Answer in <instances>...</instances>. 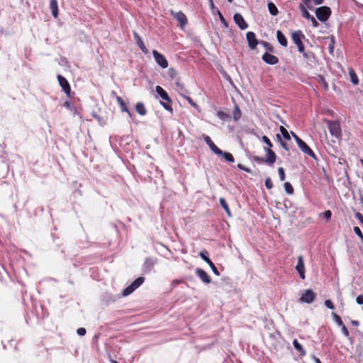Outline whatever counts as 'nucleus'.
<instances>
[{
	"instance_id": "obj_43",
	"label": "nucleus",
	"mask_w": 363,
	"mask_h": 363,
	"mask_svg": "<svg viewBox=\"0 0 363 363\" xmlns=\"http://www.w3.org/2000/svg\"><path fill=\"white\" fill-rule=\"evenodd\" d=\"M175 84H176V86L177 87V91H178L181 92V91H184V89H184V86L182 84H181L179 81H177L175 82Z\"/></svg>"
},
{
	"instance_id": "obj_45",
	"label": "nucleus",
	"mask_w": 363,
	"mask_h": 363,
	"mask_svg": "<svg viewBox=\"0 0 363 363\" xmlns=\"http://www.w3.org/2000/svg\"><path fill=\"white\" fill-rule=\"evenodd\" d=\"M354 233L361 238V240L363 241V235L359 229V227H354Z\"/></svg>"
},
{
	"instance_id": "obj_11",
	"label": "nucleus",
	"mask_w": 363,
	"mask_h": 363,
	"mask_svg": "<svg viewBox=\"0 0 363 363\" xmlns=\"http://www.w3.org/2000/svg\"><path fill=\"white\" fill-rule=\"evenodd\" d=\"M171 13L179 21L180 28H184L187 23V18L185 14L182 11L174 12L172 11Z\"/></svg>"
},
{
	"instance_id": "obj_25",
	"label": "nucleus",
	"mask_w": 363,
	"mask_h": 363,
	"mask_svg": "<svg viewBox=\"0 0 363 363\" xmlns=\"http://www.w3.org/2000/svg\"><path fill=\"white\" fill-rule=\"evenodd\" d=\"M293 345L295 349L299 352L300 356L303 357L306 354V352L301 344L298 343L296 339H294L293 341Z\"/></svg>"
},
{
	"instance_id": "obj_16",
	"label": "nucleus",
	"mask_w": 363,
	"mask_h": 363,
	"mask_svg": "<svg viewBox=\"0 0 363 363\" xmlns=\"http://www.w3.org/2000/svg\"><path fill=\"white\" fill-rule=\"evenodd\" d=\"M262 59L264 62L269 65H276L279 62V59L275 55H273L269 52H265L262 57Z\"/></svg>"
},
{
	"instance_id": "obj_48",
	"label": "nucleus",
	"mask_w": 363,
	"mask_h": 363,
	"mask_svg": "<svg viewBox=\"0 0 363 363\" xmlns=\"http://www.w3.org/2000/svg\"><path fill=\"white\" fill-rule=\"evenodd\" d=\"M169 75L171 78H174L177 76L176 70L173 68H170L169 69Z\"/></svg>"
},
{
	"instance_id": "obj_24",
	"label": "nucleus",
	"mask_w": 363,
	"mask_h": 363,
	"mask_svg": "<svg viewBox=\"0 0 363 363\" xmlns=\"http://www.w3.org/2000/svg\"><path fill=\"white\" fill-rule=\"evenodd\" d=\"M116 100L118 101V103L119 104L120 106H121V108L123 111L124 112H126L128 113L129 116H131V113L129 111V110L128 109L125 102L123 101V100L122 99L121 97L118 96H116Z\"/></svg>"
},
{
	"instance_id": "obj_21",
	"label": "nucleus",
	"mask_w": 363,
	"mask_h": 363,
	"mask_svg": "<svg viewBox=\"0 0 363 363\" xmlns=\"http://www.w3.org/2000/svg\"><path fill=\"white\" fill-rule=\"evenodd\" d=\"M277 38L281 45L283 47L287 46V39L281 30L277 31Z\"/></svg>"
},
{
	"instance_id": "obj_54",
	"label": "nucleus",
	"mask_w": 363,
	"mask_h": 363,
	"mask_svg": "<svg viewBox=\"0 0 363 363\" xmlns=\"http://www.w3.org/2000/svg\"><path fill=\"white\" fill-rule=\"evenodd\" d=\"M355 217L360 221V223H363V216L360 213H356Z\"/></svg>"
},
{
	"instance_id": "obj_5",
	"label": "nucleus",
	"mask_w": 363,
	"mask_h": 363,
	"mask_svg": "<svg viewBox=\"0 0 363 363\" xmlns=\"http://www.w3.org/2000/svg\"><path fill=\"white\" fill-rule=\"evenodd\" d=\"M145 279L142 277L136 279L130 286L123 291V296H126L132 294L137 288H138L143 282Z\"/></svg>"
},
{
	"instance_id": "obj_33",
	"label": "nucleus",
	"mask_w": 363,
	"mask_h": 363,
	"mask_svg": "<svg viewBox=\"0 0 363 363\" xmlns=\"http://www.w3.org/2000/svg\"><path fill=\"white\" fill-rule=\"evenodd\" d=\"M217 13H218V16L219 17V19H220L223 26L224 28H228V23L219 10H217Z\"/></svg>"
},
{
	"instance_id": "obj_41",
	"label": "nucleus",
	"mask_w": 363,
	"mask_h": 363,
	"mask_svg": "<svg viewBox=\"0 0 363 363\" xmlns=\"http://www.w3.org/2000/svg\"><path fill=\"white\" fill-rule=\"evenodd\" d=\"M162 106L167 110L172 113L173 109L170 105V103L167 102H161Z\"/></svg>"
},
{
	"instance_id": "obj_42",
	"label": "nucleus",
	"mask_w": 363,
	"mask_h": 363,
	"mask_svg": "<svg viewBox=\"0 0 363 363\" xmlns=\"http://www.w3.org/2000/svg\"><path fill=\"white\" fill-rule=\"evenodd\" d=\"M265 186L268 189H271L273 187V184L269 177L265 179Z\"/></svg>"
},
{
	"instance_id": "obj_44",
	"label": "nucleus",
	"mask_w": 363,
	"mask_h": 363,
	"mask_svg": "<svg viewBox=\"0 0 363 363\" xmlns=\"http://www.w3.org/2000/svg\"><path fill=\"white\" fill-rule=\"evenodd\" d=\"M325 306L330 309H334L335 308L333 303L329 299L325 301Z\"/></svg>"
},
{
	"instance_id": "obj_53",
	"label": "nucleus",
	"mask_w": 363,
	"mask_h": 363,
	"mask_svg": "<svg viewBox=\"0 0 363 363\" xmlns=\"http://www.w3.org/2000/svg\"><path fill=\"white\" fill-rule=\"evenodd\" d=\"M356 301L358 304L359 305H362L363 304V296L362 295H359L356 298Z\"/></svg>"
},
{
	"instance_id": "obj_30",
	"label": "nucleus",
	"mask_w": 363,
	"mask_h": 363,
	"mask_svg": "<svg viewBox=\"0 0 363 363\" xmlns=\"http://www.w3.org/2000/svg\"><path fill=\"white\" fill-rule=\"evenodd\" d=\"M241 117V111L238 105H235L233 111V118L235 121H238Z\"/></svg>"
},
{
	"instance_id": "obj_2",
	"label": "nucleus",
	"mask_w": 363,
	"mask_h": 363,
	"mask_svg": "<svg viewBox=\"0 0 363 363\" xmlns=\"http://www.w3.org/2000/svg\"><path fill=\"white\" fill-rule=\"evenodd\" d=\"M325 122L327 123L328 130L332 136L336 138H340L342 136V130L339 122L329 121L328 119H325Z\"/></svg>"
},
{
	"instance_id": "obj_17",
	"label": "nucleus",
	"mask_w": 363,
	"mask_h": 363,
	"mask_svg": "<svg viewBox=\"0 0 363 363\" xmlns=\"http://www.w3.org/2000/svg\"><path fill=\"white\" fill-rule=\"evenodd\" d=\"M197 276L205 283L210 284L211 279L208 274L202 269H197L196 270Z\"/></svg>"
},
{
	"instance_id": "obj_6",
	"label": "nucleus",
	"mask_w": 363,
	"mask_h": 363,
	"mask_svg": "<svg viewBox=\"0 0 363 363\" xmlns=\"http://www.w3.org/2000/svg\"><path fill=\"white\" fill-rule=\"evenodd\" d=\"M152 55L157 64L162 69H166L168 67V62L163 55L154 50Z\"/></svg>"
},
{
	"instance_id": "obj_60",
	"label": "nucleus",
	"mask_w": 363,
	"mask_h": 363,
	"mask_svg": "<svg viewBox=\"0 0 363 363\" xmlns=\"http://www.w3.org/2000/svg\"><path fill=\"white\" fill-rule=\"evenodd\" d=\"M111 363H118L117 361L113 360V359L111 360Z\"/></svg>"
},
{
	"instance_id": "obj_14",
	"label": "nucleus",
	"mask_w": 363,
	"mask_h": 363,
	"mask_svg": "<svg viewBox=\"0 0 363 363\" xmlns=\"http://www.w3.org/2000/svg\"><path fill=\"white\" fill-rule=\"evenodd\" d=\"M246 38L249 48L251 50H254L258 44V41L256 38L255 34L253 32H247L246 34Z\"/></svg>"
},
{
	"instance_id": "obj_46",
	"label": "nucleus",
	"mask_w": 363,
	"mask_h": 363,
	"mask_svg": "<svg viewBox=\"0 0 363 363\" xmlns=\"http://www.w3.org/2000/svg\"><path fill=\"white\" fill-rule=\"evenodd\" d=\"M192 106L194 107H196L197 105L195 102H194V101L189 97V96H184L183 95L182 96Z\"/></svg>"
},
{
	"instance_id": "obj_37",
	"label": "nucleus",
	"mask_w": 363,
	"mask_h": 363,
	"mask_svg": "<svg viewBox=\"0 0 363 363\" xmlns=\"http://www.w3.org/2000/svg\"><path fill=\"white\" fill-rule=\"evenodd\" d=\"M333 319L335 320V322L339 325H342L343 323V322L341 320V318L337 315L335 313H333Z\"/></svg>"
},
{
	"instance_id": "obj_7",
	"label": "nucleus",
	"mask_w": 363,
	"mask_h": 363,
	"mask_svg": "<svg viewBox=\"0 0 363 363\" xmlns=\"http://www.w3.org/2000/svg\"><path fill=\"white\" fill-rule=\"evenodd\" d=\"M297 145L300 150L305 153L306 155H309L312 158L316 160V157L313 151L310 148V147L302 140H299L297 143Z\"/></svg>"
},
{
	"instance_id": "obj_9",
	"label": "nucleus",
	"mask_w": 363,
	"mask_h": 363,
	"mask_svg": "<svg viewBox=\"0 0 363 363\" xmlns=\"http://www.w3.org/2000/svg\"><path fill=\"white\" fill-rule=\"evenodd\" d=\"M315 298V294L311 289H307L300 298L301 302L311 303Z\"/></svg>"
},
{
	"instance_id": "obj_3",
	"label": "nucleus",
	"mask_w": 363,
	"mask_h": 363,
	"mask_svg": "<svg viewBox=\"0 0 363 363\" xmlns=\"http://www.w3.org/2000/svg\"><path fill=\"white\" fill-rule=\"evenodd\" d=\"M293 42L297 45L298 51L301 53L304 52V45L302 43V40L304 38V35L301 30L295 31L291 35Z\"/></svg>"
},
{
	"instance_id": "obj_18",
	"label": "nucleus",
	"mask_w": 363,
	"mask_h": 363,
	"mask_svg": "<svg viewBox=\"0 0 363 363\" xmlns=\"http://www.w3.org/2000/svg\"><path fill=\"white\" fill-rule=\"evenodd\" d=\"M155 91L163 100L169 103L172 102V100L169 97L167 93L160 86H157L155 87Z\"/></svg>"
},
{
	"instance_id": "obj_47",
	"label": "nucleus",
	"mask_w": 363,
	"mask_h": 363,
	"mask_svg": "<svg viewBox=\"0 0 363 363\" xmlns=\"http://www.w3.org/2000/svg\"><path fill=\"white\" fill-rule=\"evenodd\" d=\"M340 327H341V329H342V333L346 336V337H348L349 336V331L347 329V328L345 327V325L344 324H342V325H340Z\"/></svg>"
},
{
	"instance_id": "obj_56",
	"label": "nucleus",
	"mask_w": 363,
	"mask_h": 363,
	"mask_svg": "<svg viewBox=\"0 0 363 363\" xmlns=\"http://www.w3.org/2000/svg\"><path fill=\"white\" fill-rule=\"evenodd\" d=\"M291 135H292L293 138L295 139V140H296V143H298V141L299 140H301V138H298V136H297L294 133L291 132Z\"/></svg>"
},
{
	"instance_id": "obj_15",
	"label": "nucleus",
	"mask_w": 363,
	"mask_h": 363,
	"mask_svg": "<svg viewBox=\"0 0 363 363\" xmlns=\"http://www.w3.org/2000/svg\"><path fill=\"white\" fill-rule=\"evenodd\" d=\"M203 139L206 144L209 146L210 149L216 155L223 154V151L220 150L212 141L211 138L208 135H203Z\"/></svg>"
},
{
	"instance_id": "obj_40",
	"label": "nucleus",
	"mask_w": 363,
	"mask_h": 363,
	"mask_svg": "<svg viewBox=\"0 0 363 363\" xmlns=\"http://www.w3.org/2000/svg\"><path fill=\"white\" fill-rule=\"evenodd\" d=\"M278 173H279V175L280 180L281 181H284L285 180V173H284V168L283 167H279L278 169Z\"/></svg>"
},
{
	"instance_id": "obj_55",
	"label": "nucleus",
	"mask_w": 363,
	"mask_h": 363,
	"mask_svg": "<svg viewBox=\"0 0 363 363\" xmlns=\"http://www.w3.org/2000/svg\"><path fill=\"white\" fill-rule=\"evenodd\" d=\"M334 49V41H333V37H332L331 43L329 45V50L330 53H333Z\"/></svg>"
},
{
	"instance_id": "obj_13",
	"label": "nucleus",
	"mask_w": 363,
	"mask_h": 363,
	"mask_svg": "<svg viewBox=\"0 0 363 363\" xmlns=\"http://www.w3.org/2000/svg\"><path fill=\"white\" fill-rule=\"evenodd\" d=\"M235 23L241 30H245L248 27L247 23L240 13H235L233 17Z\"/></svg>"
},
{
	"instance_id": "obj_23",
	"label": "nucleus",
	"mask_w": 363,
	"mask_h": 363,
	"mask_svg": "<svg viewBox=\"0 0 363 363\" xmlns=\"http://www.w3.org/2000/svg\"><path fill=\"white\" fill-rule=\"evenodd\" d=\"M299 8L302 13V16L306 19H310L311 18V15L309 13V12L307 10V6L306 4L303 2L299 5Z\"/></svg>"
},
{
	"instance_id": "obj_51",
	"label": "nucleus",
	"mask_w": 363,
	"mask_h": 363,
	"mask_svg": "<svg viewBox=\"0 0 363 363\" xmlns=\"http://www.w3.org/2000/svg\"><path fill=\"white\" fill-rule=\"evenodd\" d=\"M238 167L240 169L243 170V171H245L246 172H251V170L249 168L245 167V166L242 165L241 164H238Z\"/></svg>"
},
{
	"instance_id": "obj_62",
	"label": "nucleus",
	"mask_w": 363,
	"mask_h": 363,
	"mask_svg": "<svg viewBox=\"0 0 363 363\" xmlns=\"http://www.w3.org/2000/svg\"><path fill=\"white\" fill-rule=\"evenodd\" d=\"M360 162H361V164H362V166H363V158L360 160Z\"/></svg>"
},
{
	"instance_id": "obj_34",
	"label": "nucleus",
	"mask_w": 363,
	"mask_h": 363,
	"mask_svg": "<svg viewBox=\"0 0 363 363\" xmlns=\"http://www.w3.org/2000/svg\"><path fill=\"white\" fill-rule=\"evenodd\" d=\"M317 79H318V82L323 86V87L325 89H327L328 86V83L326 82L325 78L322 75H318Z\"/></svg>"
},
{
	"instance_id": "obj_52",
	"label": "nucleus",
	"mask_w": 363,
	"mask_h": 363,
	"mask_svg": "<svg viewBox=\"0 0 363 363\" xmlns=\"http://www.w3.org/2000/svg\"><path fill=\"white\" fill-rule=\"evenodd\" d=\"M310 20L311 21V23H312V25L313 27L315 28V27L318 26L319 23L313 16H311Z\"/></svg>"
},
{
	"instance_id": "obj_28",
	"label": "nucleus",
	"mask_w": 363,
	"mask_h": 363,
	"mask_svg": "<svg viewBox=\"0 0 363 363\" xmlns=\"http://www.w3.org/2000/svg\"><path fill=\"white\" fill-rule=\"evenodd\" d=\"M349 74L350 77L351 82L355 85L357 84L359 82L358 77L353 69H349Z\"/></svg>"
},
{
	"instance_id": "obj_10",
	"label": "nucleus",
	"mask_w": 363,
	"mask_h": 363,
	"mask_svg": "<svg viewBox=\"0 0 363 363\" xmlns=\"http://www.w3.org/2000/svg\"><path fill=\"white\" fill-rule=\"evenodd\" d=\"M296 270L298 273L301 279H305V266L303 262V257L302 255L298 257V262L296 266Z\"/></svg>"
},
{
	"instance_id": "obj_32",
	"label": "nucleus",
	"mask_w": 363,
	"mask_h": 363,
	"mask_svg": "<svg viewBox=\"0 0 363 363\" xmlns=\"http://www.w3.org/2000/svg\"><path fill=\"white\" fill-rule=\"evenodd\" d=\"M277 140L280 143L281 146L284 150H286V151H289V147H288V145L286 144V142H284V141L282 140V138H281V135H279V134H277Z\"/></svg>"
},
{
	"instance_id": "obj_22",
	"label": "nucleus",
	"mask_w": 363,
	"mask_h": 363,
	"mask_svg": "<svg viewBox=\"0 0 363 363\" xmlns=\"http://www.w3.org/2000/svg\"><path fill=\"white\" fill-rule=\"evenodd\" d=\"M50 6L52 16L56 18L58 16V6L57 0H51Z\"/></svg>"
},
{
	"instance_id": "obj_38",
	"label": "nucleus",
	"mask_w": 363,
	"mask_h": 363,
	"mask_svg": "<svg viewBox=\"0 0 363 363\" xmlns=\"http://www.w3.org/2000/svg\"><path fill=\"white\" fill-rule=\"evenodd\" d=\"M217 116L219 118H220L223 121H225L229 118V116L227 113L221 111L217 112Z\"/></svg>"
},
{
	"instance_id": "obj_29",
	"label": "nucleus",
	"mask_w": 363,
	"mask_h": 363,
	"mask_svg": "<svg viewBox=\"0 0 363 363\" xmlns=\"http://www.w3.org/2000/svg\"><path fill=\"white\" fill-rule=\"evenodd\" d=\"M279 130L285 140H291L290 133L288 132V130L284 126H280Z\"/></svg>"
},
{
	"instance_id": "obj_35",
	"label": "nucleus",
	"mask_w": 363,
	"mask_h": 363,
	"mask_svg": "<svg viewBox=\"0 0 363 363\" xmlns=\"http://www.w3.org/2000/svg\"><path fill=\"white\" fill-rule=\"evenodd\" d=\"M284 189L287 194H292L294 193V188L289 182L284 183Z\"/></svg>"
},
{
	"instance_id": "obj_58",
	"label": "nucleus",
	"mask_w": 363,
	"mask_h": 363,
	"mask_svg": "<svg viewBox=\"0 0 363 363\" xmlns=\"http://www.w3.org/2000/svg\"><path fill=\"white\" fill-rule=\"evenodd\" d=\"M313 359H314L315 363H321L320 360L318 358L314 357Z\"/></svg>"
},
{
	"instance_id": "obj_57",
	"label": "nucleus",
	"mask_w": 363,
	"mask_h": 363,
	"mask_svg": "<svg viewBox=\"0 0 363 363\" xmlns=\"http://www.w3.org/2000/svg\"><path fill=\"white\" fill-rule=\"evenodd\" d=\"M351 323L354 325V326H358L359 325V322L357 320H352L351 321Z\"/></svg>"
},
{
	"instance_id": "obj_27",
	"label": "nucleus",
	"mask_w": 363,
	"mask_h": 363,
	"mask_svg": "<svg viewBox=\"0 0 363 363\" xmlns=\"http://www.w3.org/2000/svg\"><path fill=\"white\" fill-rule=\"evenodd\" d=\"M267 6H268L269 13L272 16H277L278 14V13H279L278 9L274 3L269 2Z\"/></svg>"
},
{
	"instance_id": "obj_63",
	"label": "nucleus",
	"mask_w": 363,
	"mask_h": 363,
	"mask_svg": "<svg viewBox=\"0 0 363 363\" xmlns=\"http://www.w3.org/2000/svg\"><path fill=\"white\" fill-rule=\"evenodd\" d=\"M264 45H265V46H268L269 45H268V43H264Z\"/></svg>"
},
{
	"instance_id": "obj_59",
	"label": "nucleus",
	"mask_w": 363,
	"mask_h": 363,
	"mask_svg": "<svg viewBox=\"0 0 363 363\" xmlns=\"http://www.w3.org/2000/svg\"><path fill=\"white\" fill-rule=\"evenodd\" d=\"M211 9L214 8V4L213 0L209 1Z\"/></svg>"
},
{
	"instance_id": "obj_39",
	"label": "nucleus",
	"mask_w": 363,
	"mask_h": 363,
	"mask_svg": "<svg viewBox=\"0 0 363 363\" xmlns=\"http://www.w3.org/2000/svg\"><path fill=\"white\" fill-rule=\"evenodd\" d=\"M262 140L268 146L267 148L272 149V143H271L270 140L267 136H265V135L262 136Z\"/></svg>"
},
{
	"instance_id": "obj_61",
	"label": "nucleus",
	"mask_w": 363,
	"mask_h": 363,
	"mask_svg": "<svg viewBox=\"0 0 363 363\" xmlns=\"http://www.w3.org/2000/svg\"><path fill=\"white\" fill-rule=\"evenodd\" d=\"M65 105L67 106V107H69V104L68 102H65Z\"/></svg>"
},
{
	"instance_id": "obj_19",
	"label": "nucleus",
	"mask_w": 363,
	"mask_h": 363,
	"mask_svg": "<svg viewBox=\"0 0 363 363\" xmlns=\"http://www.w3.org/2000/svg\"><path fill=\"white\" fill-rule=\"evenodd\" d=\"M134 38L136 40V43L139 48L141 49V50L145 53L147 54L148 52V50L145 47V44L143 43V40H141L140 37L137 33H133Z\"/></svg>"
},
{
	"instance_id": "obj_26",
	"label": "nucleus",
	"mask_w": 363,
	"mask_h": 363,
	"mask_svg": "<svg viewBox=\"0 0 363 363\" xmlns=\"http://www.w3.org/2000/svg\"><path fill=\"white\" fill-rule=\"evenodd\" d=\"M136 111L141 116H145L147 113L146 108L143 103H138L135 106Z\"/></svg>"
},
{
	"instance_id": "obj_31",
	"label": "nucleus",
	"mask_w": 363,
	"mask_h": 363,
	"mask_svg": "<svg viewBox=\"0 0 363 363\" xmlns=\"http://www.w3.org/2000/svg\"><path fill=\"white\" fill-rule=\"evenodd\" d=\"M219 201H220L221 206L225 209V212L228 215H230V209H229V207H228L225 200L223 198H220L219 199Z\"/></svg>"
},
{
	"instance_id": "obj_64",
	"label": "nucleus",
	"mask_w": 363,
	"mask_h": 363,
	"mask_svg": "<svg viewBox=\"0 0 363 363\" xmlns=\"http://www.w3.org/2000/svg\"><path fill=\"white\" fill-rule=\"evenodd\" d=\"M228 2L232 3L233 0H228Z\"/></svg>"
},
{
	"instance_id": "obj_8",
	"label": "nucleus",
	"mask_w": 363,
	"mask_h": 363,
	"mask_svg": "<svg viewBox=\"0 0 363 363\" xmlns=\"http://www.w3.org/2000/svg\"><path fill=\"white\" fill-rule=\"evenodd\" d=\"M200 257L209 265L211 269H212L213 272L216 275L219 276L220 273L218 270L217 269L215 264L211 262V260L208 257V252L206 250L201 251L199 253Z\"/></svg>"
},
{
	"instance_id": "obj_12",
	"label": "nucleus",
	"mask_w": 363,
	"mask_h": 363,
	"mask_svg": "<svg viewBox=\"0 0 363 363\" xmlns=\"http://www.w3.org/2000/svg\"><path fill=\"white\" fill-rule=\"evenodd\" d=\"M57 79L62 90L67 96H69L71 92V88L67 80L61 75L57 76Z\"/></svg>"
},
{
	"instance_id": "obj_50",
	"label": "nucleus",
	"mask_w": 363,
	"mask_h": 363,
	"mask_svg": "<svg viewBox=\"0 0 363 363\" xmlns=\"http://www.w3.org/2000/svg\"><path fill=\"white\" fill-rule=\"evenodd\" d=\"M332 213L330 211L328 210L324 212V217L325 218L326 220L330 219Z\"/></svg>"
},
{
	"instance_id": "obj_1",
	"label": "nucleus",
	"mask_w": 363,
	"mask_h": 363,
	"mask_svg": "<svg viewBox=\"0 0 363 363\" xmlns=\"http://www.w3.org/2000/svg\"><path fill=\"white\" fill-rule=\"evenodd\" d=\"M264 150L267 152L265 157H259L258 156H255L253 157V160L259 163H266L271 166L276 161V154L272 149L269 148H264Z\"/></svg>"
},
{
	"instance_id": "obj_20",
	"label": "nucleus",
	"mask_w": 363,
	"mask_h": 363,
	"mask_svg": "<svg viewBox=\"0 0 363 363\" xmlns=\"http://www.w3.org/2000/svg\"><path fill=\"white\" fill-rule=\"evenodd\" d=\"M155 263L156 259H154L150 257L147 258L143 264L144 270L146 272L150 271Z\"/></svg>"
},
{
	"instance_id": "obj_49",
	"label": "nucleus",
	"mask_w": 363,
	"mask_h": 363,
	"mask_svg": "<svg viewBox=\"0 0 363 363\" xmlns=\"http://www.w3.org/2000/svg\"><path fill=\"white\" fill-rule=\"evenodd\" d=\"M86 329L84 328H79V329H77V334L80 336H83L86 334Z\"/></svg>"
},
{
	"instance_id": "obj_36",
	"label": "nucleus",
	"mask_w": 363,
	"mask_h": 363,
	"mask_svg": "<svg viewBox=\"0 0 363 363\" xmlns=\"http://www.w3.org/2000/svg\"><path fill=\"white\" fill-rule=\"evenodd\" d=\"M220 155H223L225 160L229 162H234V157L232 154L229 152H223Z\"/></svg>"
},
{
	"instance_id": "obj_4",
	"label": "nucleus",
	"mask_w": 363,
	"mask_h": 363,
	"mask_svg": "<svg viewBox=\"0 0 363 363\" xmlns=\"http://www.w3.org/2000/svg\"><path fill=\"white\" fill-rule=\"evenodd\" d=\"M315 15L322 22L326 21L331 15V10L328 6H321L315 10Z\"/></svg>"
}]
</instances>
